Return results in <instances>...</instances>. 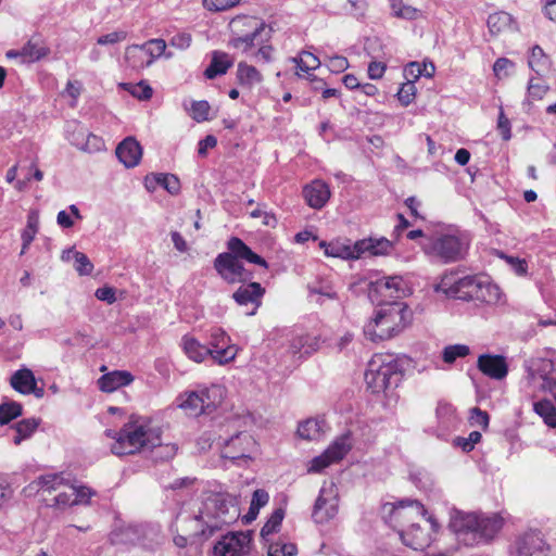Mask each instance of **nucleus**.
Here are the masks:
<instances>
[{"instance_id":"f257e3e1","label":"nucleus","mask_w":556,"mask_h":556,"mask_svg":"<svg viewBox=\"0 0 556 556\" xmlns=\"http://www.w3.org/2000/svg\"><path fill=\"white\" fill-rule=\"evenodd\" d=\"M504 519L500 514H477L452 509L450 529L467 546L490 543L501 531Z\"/></svg>"},{"instance_id":"f03ea898","label":"nucleus","mask_w":556,"mask_h":556,"mask_svg":"<svg viewBox=\"0 0 556 556\" xmlns=\"http://www.w3.org/2000/svg\"><path fill=\"white\" fill-rule=\"evenodd\" d=\"M230 28V47L264 62H270L273 47L269 40L273 29L268 25L256 17L237 16L231 20Z\"/></svg>"},{"instance_id":"7ed1b4c3","label":"nucleus","mask_w":556,"mask_h":556,"mask_svg":"<svg viewBox=\"0 0 556 556\" xmlns=\"http://www.w3.org/2000/svg\"><path fill=\"white\" fill-rule=\"evenodd\" d=\"M412 321V311L404 302L390 301L380 304L375 318L364 327L371 341L387 340L399 334Z\"/></svg>"},{"instance_id":"20e7f679","label":"nucleus","mask_w":556,"mask_h":556,"mask_svg":"<svg viewBox=\"0 0 556 556\" xmlns=\"http://www.w3.org/2000/svg\"><path fill=\"white\" fill-rule=\"evenodd\" d=\"M239 508L236 498L229 494L216 493L206 497L200 515L194 516V520H202L206 529L202 534L212 535L225 525L235 522L239 517Z\"/></svg>"},{"instance_id":"39448f33","label":"nucleus","mask_w":556,"mask_h":556,"mask_svg":"<svg viewBox=\"0 0 556 556\" xmlns=\"http://www.w3.org/2000/svg\"><path fill=\"white\" fill-rule=\"evenodd\" d=\"M228 252L219 253L214 260V268L228 283H236V265L238 258L268 268L267 262L254 253L240 238L231 237L227 242Z\"/></svg>"},{"instance_id":"423d86ee","label":"nucleus","mask_w":556,"mask_h":556,"mask_svg":"<svg viewBox=\"0 0 556 556\" xmlns=\"http://www.w3.org/2000/svg\"><path fill=\"white\" fill-rule=\"evenodd\" d=\"M159 441V434L142 425L127 422L118 431L111 452L117 456L131 455L142 450L152 448Z\"/></svg>"},{"instance_id":"0eeeda50","label":"nucleus","mask_w":556,"mask_h":556,"mask_svg":"<svg viewBox=\"0 0 556 556\" xmlns=\"http://www.w3.org/2000/svg\"><path fill=\"white\" fill-rule=\"evenodd\" d=\"M470 245V236L466 232H451L433 237L425 245V253L443 263L463 260Z\"/></svg>"},{"instance_id":"6e6552de","label":"nucleus","mask_w":556,"mask_h":556,"mask_svg":"<svg viewBox=\"0 0 556 556\" xmlns=\"http://www.w3.org/2000/svg\"><path fill=\"white\" fill-rule=\"evenodd\" d=\"M160 529L151 523H129L116 527L109 536L111 544L152 549L157 542Z\"/></svg>"},{"instance_id":"1a4fd4ad","label":"nucleus","mask_w":556,"mask_h":556,"mask_svg":"<svg viewBox=\"0 0 556 556\" xmlns=\"http://www.w3.org/2000/svg\"><path fill=\"white\" fill-rule=\"evenodd\" d=\"M365 381L372 393H380L396 386L399 381L397 364L393 359L387 362L382 356L372 358L365 372Z\"/></svg>"},{"instance_id":"9d476101","label":"nucleus","mask_w":556,"mask_h":556,"mask_svg":"<svg viewBox=\"0 0 556 556\" xmlns=\"http://www.w3.org/2000/svg\"><path fill=\"white\" fill-rule=\"evenodd\" d=\"M222 390L219 387H212L201 391H191L182 397L179 407L191 416L211 414L220 403Z\"/></svg>"},{"instance_id":"9b49d317","label":"nucleus","mask_w":556,"mask_h":556,"mask_svg":"<svg viewBox=\"0 0 556 556\" xmlns=\"http://www.w3.org/2000/svg\"><path fill=\"white\" fill-rule=\"evenodd\" d=\"M338 489L333 482L325 483L315 502L313 518L318 523L328 522L338 513Z\"/></svg>"},{"instance_id":"f8f14e48","label":"nucleus","mask_w":556,"mask_h":556,"mask_svg":"<svg viewBox=\"0 0 556 556\" xmlns=\"http://www.w3.org/2000/svg\"><path fill=\"white\" fill-rule=\"evenodd\" d=\"M409 293L406 281L401 276H390L377 279L370 283V294L381 296V303H390L388 300L396 301Z\"/></svg>"},{"instance_id":"ddd939ff","label":"nucleus","mask_w":556,"mask_h":556,"mask_svg":"<svg viewBox=\"0 0 556 556\" xmlns=\"http://www.w3.org/2000/svg\"><path fill=\"white\" fill-rule=\"evenodd\" d=\"M351 447L350 434L341 435L321 455L312 460L308 471L319 472L332 463L341 460Z\"/></svg>"},{"instance_id":"4468645a","label":"nucleus","mask_w":556,"mask_h":556,"mask_svg":"<svg viewBox=\"0 0 556 556\" xmlns=\"http://www.w3.org/2000/svg\"><path fill=\"white\" fill-rule=\"evenodd\" d=\"M230 338L220 328H213L210 333L211 357L218 365H225L233 361L237 355V348L231 345Z\"/></svg>"},{"instance_id":"2eb2a0df","label":"nucleus","mask_w":556,"mask_h":556,"mask_svg":"<svg viewBox=\"0 0 556 556\" xmlns=\"http://www.w3.org/2000/svg\"><path fill=\"white\" fill-rule=\"evenodd\" d=\"M517 556H548L549 545L539 530H529L515 542Z\"/></svg>"},{"instance_id":"dca6fc26","label":"nucleus","mask_w":556,"mask_h":556,"mask_svg":"<svg viewBox=\"0 0 556 556\" xmlns=\"http://www.w3.org/2000/svg\"><path fill=\"white\" fill-rule=\"evenodd\" d=\"M250 532L228 533L214 546V553L218 556H244L250 551Z\"/></svg>"},{"instance_id":"f3484780","label":"nucleus","mask_w":556,"mask_h":556,"mask_svg":"<svg viewBox=\"0 0 556 556\" xmlns=\"http://www.w3.org/2000/svg\"><path fill=\"white\" fill-rule=\"evenodd\" d=\"M528 372L532 381L542 380V389L549 392L556 389V362L547 358L531 359Z\"/></svg>"},{"instance_id":"a211bd4d","label":"nucleus","mask_w":556,"mask_h":556,"mask_svg":"<svg viewBox=\"0 0 556 556\" xmlns=\"http://www.w3.org/2000/svg\"><path fill=\"white\" fill-rule=\"evenodd\" d=\"M255 445V441L248 432H238L225 440L222 457L230 460L249 458V453Z\"/></svg>"},{"instance_id":"6ab92c4d","label":"nucleus","mask_w":556,"mask_h":556,"mask_svg":"<svg viewBox=\"0 0 556 556\" xmlns=\"http://www.w3.org/2000/svg\"><path fill=\"white\" fill-rule=\"evenodd\" d=\"M265 294V288L261 286L258 282H249L247 285H242L233 292L232 299L240 306H247L251 304L253 306L252 311L248 312V316H253L256 314L257 308L262 305V299Z\"/></svg>"},{"instance_id":"aec40b11","label":"nucleus","mask_w":556,"mask_h":556,"mask_svg":"<svg viewBox=\"0 0 556 556\" xmlns=\"http://www.w3.org/2000/svg\"><path fill=\"white\" fill-rule=\"evenodd\" d=\"M393 249V244L386 238H367L356 241L351 245L352 258H359L365 255H386Z\"/></svg>"},{"instance_id":"412c9836","label":"nucleus","mask_w":556,"mask_h":556,"mask_svg":"<svg viewBox=\"0 0 556 556\" xmlns=\"http://www.w3.org/2000/svg\"><path fill=\"white\" fill-rule=\"evenodd\" d=\"M477 366L485 376L496 380L505 378L508 372L505 357L501 355H480Z\"/></svg>"},{"instance_id":"4be33fe9","label":"nucleus","mask_w":556,"mask_h":556,"mask_svg":"<svg viewBox=\"0 0 556 556\" xmlns=\"http://www.w3.org/2000/svg\"><path fill=\"white\" fill-rule=\"evenodd\" d=\"M303 197L311 207L319 210L328 202L330 190L323 180H314L303 188Z\"/></svg>"},{"instance_id":"5701e85b","label":"nucleus","mask_w":556,"mask_h":556,"mask_svg":"<svg viewBox=\"0 0 556 556\" xmlns=\"http://www.w3.org/2000/svg\"><path fill=\"white\" fill-rule=\"evenodd\" d=\"M116 156L126 167H135L142 156V148L135 138L128 137L117 146Z\"/></svg>"},{"instance_id":"b1692460","label":"nucleus","mask_w":556,"mask_h":556,"mask_svg":"<svg viewBox=\"0 0 556 556\" xmlns=\"http://www.w3.org/2000/svg\"><path fill=\"white\" fill-rule=\"evenodd\" d=\"M134 377L129 371L114 370L101 376L98 380V384L103 392H113L121 387L128 386Z\"/></svg>"},{"instance_id":"393cba45","label":"nucleus","mask_w":556,"mask_h":556,"mask_svg":"<svg viewBox=\"0 0 556 556\" xmlns=\"http://www.w3.org/2000/svg\"><path fill=\"white\" fill-rule=\"evenodd\" d=\"M166 49V42L163 39H151L142 46H130L126 49V58L131 59L136 56V53L144 52L150 55L151 59L147 61V65H150L154 58L161 56Z\"/></svg>"},{"instance_id":"a878e982","label":"nucleus","mask_w":556,"mask_h":556,"mask_svg":"<svg viewBox=\"0 0 556 556\" xmlns=\"http://www.w3.org/2000/svg\"><path fill=\"white\" fill-rule=\"evenodd\" d=\"M401 538L404 544L414 549H422L431 542L430 535L417 523H412L406 530H403Z\"/></svg>"},{"instance_id":"bb28decb","label":"nucleus","mask_w":556,"mask_h":556,"mask_svg":"<svg viewBox=\"0 0 556 556\" xmlns=\"http://www.w3.org/2000/svg\"><path fill=\"white\" fill-rule=\"evenodd\" d=\"M233 64L232 59L222 51H214L212 55L211 64L204 72L207 79H214L218 75H224Z\"/></svg>"},{"instance_id":"cd10ccee","label":"nucleus","mask_w":556,"mask_h":556,"mask_svg":"<svg viewBox=\"0 0 556 556\" xmlns=\"http://www.w3.org/2000/svg\"><path fill=\"white\" fill-rule=\"evenodd\" d=\"M35 376L28 368L16 370L10 378L11 387L21 394H30L35 387Z\"/></svg>"},{"instance_id":"c85d7f7f","label":"nucleus","mask_w":556,"mask_h":556,"mask_svg":"<svg viewBox=\"0 0 556 556\" xmlns=\"http://www.w3.org/2000/svg\"><path fill=\"white\" fill-rule=\"evenodd\" d=\"M181 344L186 355L197 363H201L207 356H211V350L193 337L184 336Z\"/></svg>"},{"instance_id":"c756f323","label":"nucleus","mask_w":556,"mask_h":556,"mask_svg":"<svg viewBox=\"0 0 556 556\" xmlns=\"http://www.w3.org/2000/svg\"><path fill=\"white\" fill-rule=\"evenodd\" d=\"M501 298L500 288L489 277L483 276L478 292L473 295L475 301L486 304H495Z\"/></svg>"},{"instance_id":"7c9ffc66","label":"nucleus","mask_w":556,"mask_h":556,"mask_svg":"<svg viewBox=\"0 0 556 556\" xmlns=\"http://www.w3.org/2000/svg\"><path fill=\"white\" fill-rule=\"evenodd\" d=\"M462 277L455 271H448L442 275L440 281L434 286L437 292H442L448 298L457 299L458 286Z\"/></svg>"},{"instance_id":"2f4dec72","label":"nucleus","mask_w":556,"mask_h":556,"mask_svg":"<svg viewBox=\"0 0 556 556\" xmlns=\"http://www.w3.org/2000/svg\"><path fill=\"white\" fill-rule=\"evenodd\" d=\"M482 278L483 276L481 275L462 277V280L458 282L459 289L457 299L475 301L473 295L478 292Z\"/></svg>"},{"instance_id":"473e14b6","label":"nucleus","mask_w":556,"mask_h":556,"mask_svg":"<svg viewBox=\"0 0 556 556\" xmlns=\"http://www.w3.org/2000/svg\"><path fill=\"white\" fill-rule=\"evenodd\" d=\"M486 24L490 34L496 36L513 27V17L510 14L501 11L489 15Z\"/></svg>"},{"instance_id":"72a5a7b5","label":"nucleus","mask_w":556,"mask_h":556,"mask_svg":"<svg viewBox=\"0 0 556 556\" xmlns=\"http://www.w3.org/2000/svg\"><path fill=\"white\" fill-rule=\"evenodd\" d=\"M325 426V420L307 419L299 425L298 434L305 440H318L324 432Z\"/></svg>"},{"instance_id":"f704fd0d","label":"nucleus","mask_w":556,"mask_h":556,"mask_svg":"<svg viewBox=\"0 0 556 556\" xmlns=\"http://www.w3.org/2000/svg\"><path fill=\"white\" fill-rule=\"evenodd\" d=\"M39 227V214L37 211H30L27 216V224L25 229L22 232V251L21 254H24L33 240L35 239L36 233L38 232Z\"/></svg>"},{"instance_id":"c9c22d12","label":"nucleus","mask_w":556,"mask_h":556,"mask_svg":"<svg viewBox=\"0 0 556 556\" xmlns=\"http://www.w3.org/2000/svg\"><path fill=\"white\" fill-rule=\"evenodd\" d=\"M237 78L240 85L252 87L262 81L261 73L252 65L244 62L238 64Z\"/></svg>"},{"instance_id":"e433bc0d","label":"nucleus","mask_w":556,"mask_h":556,"mask_svg":"<svg viewBox=\"0 0 556 556\" xmlns=\"http://www.w3.org/2000/svg\"><path fill=\"white\" fill-rule=\"evenodd\" d=\"M39 426V419L36 418H27L18 421L14 429L15 434L13 437L14 444L18 445L22 441L31 437V434L36 431Z\"/></svg>"},{"instance_id":"4c0bfd02","label":"nucleus","mask_w":556,"mask_h":556,"mask_svg":"<svg viewBox=\"0 0 556 556\" xmlns=\"http://www.w3.org/2000/svg\"><path fill=\"white\" fill-rule=\"evenodd\" d=\"M533 410L543 419L545 425L556 428V408L548 400H541L533 403Z\"/></svg>"},{"instance_id":"58836bf2","label":"nucleus","mask_w":556,"mask_h":556,"mask_svg":"<svg viewBox=\"0 0 556 556\" xmlns=\"http://www.w3.org/2000/svg\"><path fill=\"white\" fill-rule=\"evenodd\" d=\"M49 50L41 45L38 40H29L22 48V61L35 62L48 54Z\"/></svg>"},{"instance_id":"ea45409f","label":"nucleus","mask_w":556,"mask_h":556,"mask_svg":"<svg viewBox=\"0 0 556 556\" xmlns=\"http://www.w3.org/2000/svg\"><path fill=\"white\" fill-rule=\"evenodd\" d=\"M549 63V58L544 53L540 46L536 45L531 49L528 64L536 74H541L548 70Z\"/></svg>"},{"instance_id":"a19ab883","label":"nucleus","mask_w":556,"mask_h":556,"mask_svg":"<svg viewBox=\"0 0 556 556\" xmlns=\"http://www.w3.org/2000/svg\"><path fill=\"white\" fill-rule=\"evenodd\" d=\"M320 247L324 249L325 254L332 257H340L343 260L352 258L353 252H351V244H346L340 241L333 242H321Z\"/></svg>"},{"instance_id":"79ce46f5","label":"nucleus","mask_w":556,"mask_h":556,"mask_svg":"<svg viewBox=\"0 0 556 556\" xmlns=\"http://www.w3.org/2000/svg\"><path fill=\"white\" fill-rule=\"evenodd\" d=\"M36 483L45 491V492H53L60 490L62 486L67 485V481L62 477V475L53 473L41 476L37 479Z\"/></svg>"},{"instance_id":"37998d69","label":"nucleus","mask_w":556,"mask_h":556,"mask_svg":"<svg viewBox=\"0 0 556 556\" xmlns=\"http://www.w3.org/2000/svg\"><path fill=\"white\" fill-rule=\"evenodd\" d=\"M23 413V407L17 402H5L0 404V425H7Z\"/></svg>"},{"instance_id":"c03bdc74","label":"nucleus","mask_w":556,"mask_h":556,"mask_svg":"<svg viewBox=\"0 0 556 556\" xmlns=\"http://www.w3.org/2000/svg\"><path fill=\"white\" fill-rule=\"evenodd\" d=\"M470 349L466 344L447 345L442 351V358L446 364H453L457 358L466 357Z\"/></svg>"},{"instance_id":"a18cd8bd","label":"nucleus","mask_w":556,"mask_h":556,"mask_svg":"<svg viewBox=\"0 0 556 556\" xmlns=\"http://www.w3.org/2000/svg\"><path fill=\"white\" fill-rule=\"evenodd\" d=\"M285 517V511L282 508H277L274 510L267 522L261 529V536L266 539L268 535L278 531L282 520Z\"/></svg>"},{"instance_id":"49530a36","label":"nucleus","mask_w":556,"mask_h":556,"mask_svg":"<svg viewBox=\"0 0 556 556\" xmlns=\"http://www.w3.org/2000/svg\"><path fill=\"white\" fill-rule=\"evenodd\" d=\"M73 144L88 153L98 152L104 148L103 140L90 132H87L84 143H80L79 141H73Z\"/></svg>"},{"instance_id":"de8ad7c7","label":"nucleus","mask_w":556,"mask_h":556,"mask_svg":"<svg viewBox=\"0 0 556 556\" xmlns=\"http://www.w3.org/2000/svg\"><path fill=\"white\" fill-rule=\"evenodd\" d=\"M157 185L166 189L170 194H178L180 191V181L173 174H157L154 176Z\"/></svg>"},{"instance_id":"09e8293b","label":"nucleus","mask_w":556,"mask_h":556,"mask_svg":"<svg viewBox=\"0 0 556 556\" xmlns=\"http://www.w3.org/2000/svg\"><path fill=\"white\" fill-rule=\"evenodd\" d=\"M294 61L296 62L298 67L305 73L311 70H316L320 66L319 59L308 51H303L300 54V58L295 59Z\"/></svg>"},{"instance_id":"8fccbe9b","label":"nucleus","mask_w":556,"mask_h":556,"mask_svg":"<svg viewBox=\"0 0 556 556\" xmlns=\"http://www.w3.org/2000/svg\"><path fill=\"white\" fill-rule=\"evenodd\" d=\"M396 96L402 105H409L416 97V87L414 81L407 80L406 83H403Z\"/></svg>"},{"instance_id":"3c124183","label":"nucleus","mask_w":556,"mask_h":556,"mask_svg":"<svg viewBox=\"0 0 556 556\" xmlns=\"http://www.w3.org/2000/svg\"><path fill=\"white\" fill-rule=\"evenodd\" d=\"M307 344V338L306 337H295L290 341L288 352L298 359L303 358L304 356L308 355L311 351L308 349H303Z\"/></svg>"},{"instance_id":"603ef678","label":"nucleus","mask_w":556,"mask_h":556,"mask_svg":"<svg viewBox=\"0 0 556 556\" xmlns=\"http://www.w3.org/2000/svg\"><path fill=\"white\" fill-rule=\"evenodd\" d=\"M122 86L139 100H149L153 93L152 88L144 81L137 85L123 84Z\"/></svg>"},{"instance_id":"864d4df0","label":"nucleus","mask_w":556,"mask_h":556,"mask_svg":"<svg viewBox=\"0 0 556 556\" xmlns=\"http://www.w3.org/2000/svg\"><path fill=\"white\" fill-rule=\"evenodd\" d=\"M75 264L74 267L80 276L90 275L93 270V264L90 262L88 256L83 252L74 254Z\"/></svg>"},{"instance_id":"5fc2aeb1","label":"nucleus","mask_w":556,"mask_h":556,"mask_svg":"<svg viewBox=\"0 0 556 556\" xmlns=\"http://www.w3.org/2000/svg\"><path fill=\"white\" fill-rule=\"evenodd\" d=\"M211 106L207 101H194L191 104V117L197 122H204L208 119V112Z\"/></svg>"},{"instance_id":"6e6d98bb","label":"nucleus","mask_w":556,"mask_h":556,"mask_svg":"<svg viewBox=\"0 0 556 556\" xmlns=\"http://www.w3.org/2000/svg\"><path fill=\"white\" fill-rule=\"evenodd\" d=\"M307 290L309 295L319 294L331 300L337 299V292L327 282L309 283Z\"/></svg>"},{"instance_id":"4d7b16f0","label":"nucleus","mask_w":556,"mask_h":556,"mask_svg":"<svg viewBox=\"0 0 556 556\" xmlns=\"http://www.w3.org/2000/svg\"><path fill=\"white\" fill-rule=\"evenodd\" d=\"M405 507L413 508L419 516H425L427 514V510L424 507V505L416 500H402L397 502V504L394 505L393 507V514L395 516H401V509H404Z\"/></svg>"},{"instance_id":"13d9d810","label":"nucleus","mask_w":556,"mask_h":556,"mask_svg":"<svg viewBox=\"0 0 556 556\" xmlns=\"http://www.w3.org/2000/svg\"><path fill=\"white\" fill-rule=\"evenodd\" d=\"M481 438L482 435L479 431H472L468 438H456L455 444L460 446L464 452H470L473 450L475 445L480 442Z\"/></svg>"},{"instance_id":"bf43d9fd","label":"nucleus","mask_w":556,"mask_h":556,"mask_svg":"<svg viewBox=\"0 0 556 556\" xmlns=\"http://www.w3.org/2000/svg\"><path fill=\"white\" fill-rule=\"evenodd\" d=\"M150 450L154 452L155 458H161V459L173 458L176 455V451H177L176 446L173 444H166V445L161 444L160 438H159V441H156V445Z\"/></svg>"},{"instance_id":"052dcab7","label":"nucleus","mask_w":556,"mask_h":556,"mask_svg":"<svg viewBox=\"0 0 556 556\" xmlns=\"http://www.w3.org/2000/svg\"><path fill=\"white\" fill-rule=\"evenodd\" d=\"M65 488H67V491H62L54 497V505L58 507H66V506L75 505V503L73 502L74 494H75V486L70 485L67 483V485H65Z\"/></svg>"},{"instance_id":"680f3d73","label":"nucleus","mask_w":556,"mask_h":556,"mask_svg":"<svg viewBox=\"0 0 556 556\" xmlns=\"http://www.w3.org/2000/svg\"><path fill=\"white\" fill-rule=\"evenodd\" d=\"M239 1L240 0H203V5L210 11L218 12L235 7Z\"/></svg>"},{"instance_id":"e2e57ef3","label":"nucleus","mask_w":556,"mask_h":556,"mask_svg":"<svg viewBox=\"0 0 556 556\" xmlns=\"http://www.w3.org/2000/svg\"><path fill=\"white\" fill-rule=\"evenodd\" d=\"M514 67V62L507 58H500L493 65V71L496 77L503 78L508 76V71Z\"/></svg>"},{"instance_id":"0e129e2a","label":"nucleus","mask_w":556,"mask_h":556,"mask_svg":"<svg viewBox=\"0 0 556 556\" xmlns=\"http://www.w3.org/2000/svg\"><path fill=\"white\" fill-rule=\"evenodd\" d=\"M127 33L124 30L113 31L103 36H100L97 40L98 45H115L126 39Z\"/></svg>"},{"instance_id":"69168bd1","label":"nucleus","mask_w":556,"mask_h":556,"mask_svg":"<svg viewBox=\"0 0 556 556\" xmlns=\"http://www.w3.org/2000/svg\"><path fill=\"white\" fill-rule=\"evenodd\" d=\"M497 129H498L503 140L507 141V140H509L511 138L510 122L505 116L503 110H501L500 114H498Z\"/></svg>"},{"instance_id":"338daca9","label":"nucleus","mask_w":556,"mask_h":556,"mask_svg":"<svg viewBox=\"0 0 556 556\" xmlns=\"http://www.w3.org/2000/svg\"><path fill=\"white\" fill-rule=\"evenodd\" d=\"M470 419L473 425L480 426L483 429H485L489 426L490 417L486 412H483L480 408L475 407L471 409Z\"/></svg>"},{"instance_id":"774afa93","label":"nucleus","mask_w":556,"mask_h":556,"mask_svg":"<svg viewBox=\"0 0 556 556\" xmlns=\"http://www.w3.org/2000/svg\"><path fill=\"white\" fill-rule=\"evenodd\" d=\"M191 43V35L188 33H178L175 36L172 37L169 40V45L180 49L185 50L187 49Z\"/></svg>"}]
</instances>
